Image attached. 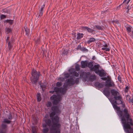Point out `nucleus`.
<instances>
[{
    "instance_id": "1",
    "label": "nucleus",
    "mask_w": 133,
    "mask_h": 133,
    "mask_svg": "<svg viewBox=\"0 0 133 133\" xmlns=\"http://www.w3.org/2000/svg\"><path fill=\"white\" fill-rule=\"evenodd\" d=\"M113 107L116 110V113L118 116L121 118V122L123 124L125 131L126 133H133V128L131 125H133L132 119L130 118V116L129 112L128 109L125 108L124 104H123V108H125L121 110L120 107L116 104L112 103Z\"/></svg>"
},
{
    "instance_id": "2",
    "label": "nucleus",
    "mask_w": 133,
    "mask_h": 133,
    "mask_svg": "<svg viewBox=\"0 0 133 133\" xmlns=\"http://www.w3.org/2000/svg\"><path fill=\"white\" fill-rule=\"evenodd\" d=\"M94 63V67L92 72H94L101 77H105L108 75L105 71L101 68L99 64L95 62Z\"/></svg>"
},
{
    "instance_id": "3",
    "label": "nucleus",
    "mask_w": 133,
    "mask_h": 133,
    "mask_svg": "<svg viewBox=\"0 0 133 133\" xmlns=\"http://www.w3.org/2000/svg\"><path fill=\"white\" fill-rule=\"evenodd\" d=\"M51 120L52 124L51 128H50L51 131H57V130H59L61 132L60 128L61 125L58 123L59 121V117L57 115L50 117Z\"/></svg>"
},
{
    "instance_id": "4",
    "label": "nucleus",
    "mask_w": 133,
    "mask_h": 133,
    "mask_svg": "<svg viewBox=\"0 0 133 133\" xmlns=\"http://www.w3.org/2000/svg\"><path fill=\"white\" fill-rule=\"evenodd\" d=\"M30 80L32 84L36 85L40 76L42 75L39 71H37L36 69H33L31 72Z\"/></svg>"
},
{
    "instance_id": "5",
    "label": "nucleus",
    "mask_w": 133,
    "mask_h": 133,
    "mask_svg": "<svg viewBox=\"0 0 133 133\" xmlns=\"http://www.w3.org/2000/svg\"><path fill=\"white\" fill-rule=\"evenodd\" d=\"M94 61H90L88 62V61H82L81 62V67L83 68L88 67L90 71L92 72L94 67Z\"/></svg>"
},
{
    "instance_id": "6",
    "label": "nucleus",
    "mask_w": 133,
    "mask_h": 133,
    "mask_svg": "<svg viewBox=\"0 0 133 133\" xmlns=\"http://www.w3.org/2000/svg\"><path fill=\"white\" fill-rule=\"evenodd\" d=\"M53 105L51 108V109L52 111L50 114V117L54 116L56 114H60L61 113L62 111L59 105Z\"/></svg>"
},
{
    "instance_id": "7",
    "label": "nucleus",
    "mask_w": 133,
    "mask_h": 133,
    "mask_svg": "<svg viewBox=\"0 0 133 133\" xmlns=\"http://www.w3.org/2000/svg\"><path fill=\"white\" fill-rule=\"evenodd\" d=\"M61 97L60 95H53L50 97L53 105H57L60 102Z\"/></svg>"
},
{
    "instance_id": "8",
    "label": "nucleus",
    "mask_w": 133,
    "mask_h": 133,
    "mask_svg": "<svg viewBox=\"0 0 133 133\" xmlns=\"http://www.w3.org/2000/svg\"><path fill=\"white\" fill-rule=\"evenodd\" d=\"M8 118H5L3 119L2 122L7 124H10L12 122L11 120L13 119V117L11 112L10 111L9 114L7 116Z\"/></svg>"
},
{
    "instance_id": "9",
    "label": "nucleus",
    "mask_w": 133,
    "mask_h": 133,
    "mask_svg": "<svg viewBox=\"0 0 133 133\" xmlns=\"http://www.w3.org/2000/svg\"><path fill=\"white\" fill-rule=\"evenodd\" d=\"M104 86L106 87L109 88L114 87L115 84L114 82L112 80H107L105 81Z\"/></svg>"
},
{
    "instance_id": "10",
    "label": "nucleus",
    "mask_w": 133,
    "mask_h": 133,
    "mask_svg": "<svg viewBox=\"0 0 133 133\" xmlns=\"http://www.w3.org/2000/svg\"><path fill=\"white\" fill-rule=\"evenodd\" d=\"M15 39L12 36L11 38L10 41L8 43V51H11L12 48L13 46V43Z\"/></svg>"
},
{
    "instance_id": "11",
    "label": "nucleus",
    "mask_w": 133,
    "mask_h": 133,
    "mask_svg": "<svg viewBox=\"0 0 133 133\" xmlns=\"http://www.w3.org/2000/svg\"><path fill=\"white\" fill-rule=\"evenodd\" d=\"M45 123L42 124V127L43 128L46 127L47 125L49 127L52 126V121L50 119H47L45 120Z\"/></svg>"
},
{
    "instance_id": "12",
    "label": "nucleus",
    "mask_w": 133,
    "mask_h": 133,
    "mask_svg": "<svg viewBox=\"0 0 133 133\" xmlns=\"http://www.w3.org/2000/svg\"><path fill=\"white\" fill-rule=\"evenodd\" d=\"M90 72L86 73V72H82L81 74V76L83 78L84 81H86V79L88 78L90 76Z\"/></svg>"
},
{
    "instance_id": "13",
    "label": "nucleus",
    "mask_w": 133,
    "mask_h": 133,
    "mask_svg": "<svg viewBox=\"0 0 133 133\" xmlns=\"http://www.w3.org/2000/svg\"><path fill=\"white\" fill-rule=\"evenodd\" d=\"M110 88L105 87L103 90V94L107 97H109L110 95Z\"/></svg>"
},
{
    "instance_id": "14",
    "label": "nucleus",
    "mask_w": 133,
    "mask_h": 133,
    "mask_svg": "<svg viewBox=\"0 0 133 133\" xmlns=\"http://www.w3.org/2000/svg\"><path fill=\"white\" fill-rule=\"evenodd\" d=\"M65 82L70 86L73 85L75 84V82L73 77L68 79L65 81Z\"/></svg>"
},
{
    "instance_id": "15",
    "label": "nucleus",
    "mask_w": 133,
    "mask_h": 133,
    "mask_svg": "<svg viewBox=\"0 0 133 133\" xmlns=\"http://www.w3.org/2000/svg\"><path fill=\"white\" fill-rule=\"evenodd\" d=\"M115 100H118L119 101V102H120V103L121 104H122L123 102L122 101L123 99L122 97L121 96H115L114 97Z\"/></svg>"
},
{
    "instance_id": "16",
    "label": "nucleus",
    "mask_w": 133,
    "mask_h": 133,
    "mask_svg": "<svg viewBox=\"0 0 133 133\" xmlns=\"http://www.w3.org/2000/svg\"><path fill=\"white\" fill-rule=\"evenodd\" d=\"M111 93V95L114 96V97L116 96L119 95V93L118 91H116L114 89H111L110 91Z\"/></svg>"
},
{
    "instance_id": "17",
    "label": "nucleus",
    "mask_w": 133,
    "mask_h": 133,
    "mask_svg": "<svg viewBox=\"0 0 133 133\" xmlns=\"http://www.w3.org/2000/svg\"><path fill=\"white\" fill-rule=\"evenodd\" d=\"M95 85L99 88H102L104 87V84L100 83L98 82H96L95 83Z\"/></svg>"
},
{
    "instance_id": "18",
    "label": "nucleus",
    "mask_w": 133,
    "mask_h": 133,
    "mask_svg": "<svg viewBox=\"0 0 133 133\" xmlns=\"http://www.w3.org/2000/svg\"><path fill=\"white\" fill-rule=\"evenodd\" d=\"M25 31L26 32V34L27 36H30V30L26 26L24 27Z\"/></svg>"
},
{
    "instance_id": "19",
    "label": "nucleus",
    "mask_w": 133,
    "mask_h": 133,
    "mask_svg": "<svg viewBox=\"0 0 133 133\" xmlns=\"http://www.w3.org/2000/svg\"><path fill=\"white\" fill-rule=\"evenodd\" d=\"M62 88H58V87H54V90L55 92H56V94H57L61 92V89Z\"/></svg>"
},
{
    "instance_id": "20",
    "label": "nucleus",
    "mask_w": 133,
    "mask_h": 133,
    "mask_svg": "<svg viewBox=\"0 0 133 133\" xmlns=\"http://www.w3.org/2000/svg\"><path fill=\"white\" fill-rule=\"evenodd\" d=\"M96 41L95 39L93 38H91L89 39L87 42V43L90 44L92 42H94Z\"/></svg>"
},
{
    "instance_id": "21",
    "label": "nucleus",
    "mask_w": 133,
    "mask_h": 133,
    "mask_svg": "<svg viewBox=\"0 0 133 133\" xmlns=\"http://www.w3.org/2000/svg\"><path fill=\"white\" fill-rule=\"evenodd\" d=\"M6 22L7 23H9L10 25H12L14 22V21L11 19H6L4 21V22L5 23Z\"/></svg>"
},
{
    "instance_id": "22",
    "label": "nucleus",
    "mask_w": 133,
    "mask_h": 133,
    "mask_svg": "<svg viewBox=\"0 0 133 133\" xmlns=\"http://www.w3.org/2000/svg\"><path fill=\"white\" fill-rule=\"evenodd\" d=\"M126 28L127 31L128 32H130L131 31L132 27L129 25L127 24L126 26Z\"/></svg>"
},
{
    "instance_id": "23",
    "label": "nucleus",
    "mask_w": 133,
    "mask_h": 133,
    "mask_svg": "<svg viewBox=\"0 0 133 133\" xmlns=\"http://www.w3.org/2000/svg\"><path fill=\"white\" fill-rule=\"evenodd\" d=\"M83 35L84 34L82 33H77V36L76 38L78 40L81 39L83 37Z\"/></svg>"
},
{
    "instance_id": "24",
    "label": "nucleus",
    "mask_w": 133,
    "mask_h": 133,
    "mask_svg": "<svg viewBox=\"0 0 133 133\" xmlns=\"http://www.w3.org/2000/svg\"><path fill=\"white\" fill-rule=\"evenodd\" d=\"M12 29L11 28H6V31H5V33L7 34H8L9 33H12Z\"/></svg>"
},
{
    "instance_id": "25",
    "label": "nucleus",
    "mask_w": 133,
    "mask_h": 133,
    "mask_svg": "<svg viewBox=\"0 0 133 133\" xmlns=\"http://www.w3.org/2000/svg\"><path fill=\"white\" fill-rule=\"evenodd\" d=\"M37 101L38 102H40L41 100V95L40 93H38L37 94Z\"/></svg>"
},
{
    "instance_id": "26",
    "label": "nucleus",
    "mask_w": 133,
    "mask_h": 133,
    "mask_svg": "<svg viewBox=\"0 0 133 133\" xmlns=\"http://www.w3.org/2000/svg\"><path fill=\"white\" fill-rule=\"evenodd\" d=\"M3 12L6 13L7 14H9L10 13V10L7 8H5L2 10Z\"/></svg>"
},
{
    "instance_id": "27",
    "label": "nucleus",
    "mask_w": 133,
    "mask_h": 133,
    "mask_svg": "<svg viewBox=\"0 0 133 133\" xmlns=\"http://www.w3.org/2000/svg\"><path fill=\"white\" fill-rule=\"evenodd\" d=\"M7 124H5L3 123H2L1 125V127L2 129H4L7 128Z\"/></svg>"
},
{
    "instance_id": "28",
    "label": "nucleus",
    "mask_w": 133,
    "mask_h": 133,
    "mask_svg": "<svg viewBox=\"0 0 133 133\" xmlns=\"http://www.w3.org/2000/svg\"><path fill=\"white\" fill-rule=\"evenodd\" d=\"M69 73H66L64 75V78H63V79L64 80V78L67 79V78H68L69 77Z\"/></svg>"
},
{
    "instance_id": "29",
    "label": "nucleus",
    "mask_w": 133,
    "mask_h": 133,
    "mask_svg": "<svg viewBox=\"0 0 133 133\" xmlns=\"http://www.w3.org/2000/svg\"><path fill=\"white\" fill-rule=\"evenodd\" d=\"M126 99L128 101L129 103H130L131 101V97L130 95H127L126 96Z\"/></svg>"
},
{
    "instance_id": "30",
    "label": "nucleus",
    "mask_w": 133,
    "mask_h": 133,
    "mask_svg": "<svg viewBox=\"0 0 133 133\" xmlns=\"http://www.w3.org/2000/svg\"><path fill=\"white\" fill-rule=\"evenodd\" d=\"M87 31L88 32H89L90 33H93V31H94V30L91 28H90L89 27H88V29H87Z\"/></svg>"
},
{
    "instance_id": "31",
    "label": "nucleus",
    "mask_w": 133,
    "mask_h": 133,
    "mask_svg": "<svg viewBox=\"0 0 133 133\" xmlns=\"http://www.w3.org/2000/svg\"><path fill=\"white\" fill-rule=\"evenodd\" d=\"M46 85H41L40 87L42 89V90L44 92L45 90L46 89Z\"/></svg>"
},
{
    "instance_id": "32",
    "label": "nucleus",
    "mask_w": 133,
    "mask_h": 133,
    "mask_svg": "<svg viewBox=\"0 0 133 133\" xmlns=\"http://www.w3.org/2000/svg\"><path fill=\"white\" fill-rule=\"evenodd\" d=\"M52 105V103L50 101H48L47 102L46 106L50 108Z\"/></svg>"
},
{
    "instance_id": "33",
    "label": "nucleus",
    "mask_w": 133,
    "mask_h": 133,
    "mask_svg": "<svg viewBox=\"0 0 133 133\" xmlns=\"http://www.w3.org/2000/svg\"><path fill=\"white\" fill-rule=\"evenodd\" d=\"M67 89L66 88H63L62 89V91L61 90L62 93L63 94H65L67 91Z\"/></svg>"
},
{
    "instance_id": "34",
    "label": "nucleus",
    "mask_w": 133,
    "mask_h": 133,
    "mask_svg": "<svg viewBox=\"0 0 133 133\" xmlns=\"http://www.w3.org/2000/svg\"><path fill=\"white\" fill-rule=\"evenodd\" d=\"M71 73H72V75L74 76L78 77L79 75L78 73L75 71L72 72Z\"/></svg>"
},
{
    "instance_id": "35",
    "label": "nucleus",
    "mask_w": 133,
    "mask_h": 133,
    "mask_svg": "<svg viewBox=\"0 0 133 133\" xmlns=\"http://www.w3.org/2000/svg\"><path fill=\"white\" fill-rule=\"evenodd\" d=\"M49 129L48 128H45L43 129V133H47L49 131Z\"/></svg>"
},
{
    "instance_id": "36",
    "label": "nucleus",
    "mask_w": 133,
    "mask_h": 133,
    "mask_svg": "<svg viewBox=\"0 0 133 133\" xmlns=\"http://www.w3.org/2000/svg\"><path fill=\"white\" fill-rule=\"evenodd\" d=\"M41 41L39 38H38L35 41V43L36 44H39L40 43Z\"/></svg>"
},
{
    "instance_id": "37",
    "label": "nucleus",
    "mask_w": 133,
    "mask_h": 133,
    "mask_svg": "<svg viewBox=\"0 0 133 133\" xmlns=\"http://www.w3.org/2000/svg\"><path fill=\"white\" fill-rule=\"evenodd\" d=\"M96 28H97V29L99 30H102L103 29V28L101 27L98 25H96L95 26Z\"/></svg>"
},
{
    "instance_id": "38",
    "label": "nucleus",
    "mask_w": 133,
    "mask_h": 133,
    "mask_svg": "<svg viewBox=\"0 0 133 133\" xmlns=\"http://www.w3.org/2000/svg\"><path fill=\"white\" fill-rule=\"evenodd\" d=\"M111 103H113L114 104H116V105H118L121 104L119 102H117V100H115V99L113 101V102Z\"/></svg>"
},
{
    "instance_id": "39",
    "label": "nucleus",
    "mask_w": 133,
    "mask_h": 133,
    "mask_svg": "<svg viewBox=\"0 0 133 133\" xmlns=\"http://www.w3.org/2000/svg\"><path fill=\"white\" fill-rule=\"evenodd\" d=\"M129 89L130 87L129 86H126L124 90V92H128Z\"/></svg>"
},
{
    "instance_id": "40",
    "label": "nucleus",
    "mask_w": 133,
    "mask_h": 133,
    "mask_svg": "<svg viewBox=\"0 0 133 133\" xmlns=\"http://www.w3.org/2000/svg\"><path fill=\"white\" fill-rule=\"evenodd\" d=\"M75 68L76 70L77 71H78L80 70L79 66V64H77L75 66Z\"/></svg>"
},
{
    "instance_id": "41",
    "label": "nucleus",
    "mask_w": 133,
    "mask_h": 133,
    "mask_svg": "<svg viewBox=\"0 0 133 133\" xmlns=\"http://www.w3.org/2000/svg\"><path fill=\"white\" fill-rule=\"evenodd\" d=\"M6 16L4 15H1L0 18V19L2 20L6 18Z\"/></svg>"
},
{
    "instance_id": "42",
    "label": "nucleus",
    "mask_w": 133,
    "mask_h": 133,
    "mask_svg": "<svg viewBox=\"0 0 133 133\" xmlns=\"http://www.w3.org/2000/svg\"><path fill=\"white\" fill-rule=\"evenodd\" d=\"M62 83L61 82H57L56 83V85L57 87H60L62 85Z\"/></svg>"
},
{
    "instance_id": "43",
    "label": "nucleus",
    "mask_w": 133,
    "mask_h": 133,
    "mask_svg": "<svg viewBox=\"0 0 133 133\" xmlns=\"http://www.w3.org/2000/svg\"><path fill=\"white\" fill-rule=\"evenodd\" d=\"M81 51H83L87 52L88 51V49L84 47H83L82 48V49H81Z\"/></svg>"
},
{
    "instance_id": "44",
    "label": "nucleus",
    "mask_w": 133,
    "mask_h": 133,
    "mask_svg": "<svg viewBox=\"0 0 133 133\" xmlns=\"http://www.w3.org/2000/svg\"><path fill=\"white\" fill-rule=\"evenodd\" d=\"M88 27L87 26H82L81 27V28L83 30H87Z\"/></svg>"
},
{
    "instance_id": "45",
    "label": "nucleus",
    "mask_w": 133,
    "mask_h": 133,
    "mask_svg": "<svg viewBox=\"0 0 133 133\" xmlns=\"http://www.w3.org/2000/svg\"><path fill=\"white\" fill-rule=\"evenodd\" d=\"M32 131L34 132H36V128L35 127H32Z\"/></svg>"
},
{
    "instance_id": "46",
    "label": "nucleus",
    "mask_w": 133,
    "mask_h": 133,
    "mask_svg": "<svg viewBox=\"0 0 133 133\" xmlns=\"http://www.w3.org/2000/svg\"><path fill=\"white\" fill-rule=\"evenodd\" d=\"M118 79L120 83L122 82V78L120 75L118 76Z\"/></svg>"
},
{
    "instance_id": "47",
    "label": "nucleus",
    "mask_w": 133,
    "mask_h": 133,
    "mask_svg": "<svg viewBox=\"0 0 133 133\" xmlns=\"http://www.w3.org/2000/svg\"><path fill=\"white\" fill-rule=\"evenodd\" d=\"M82 49L81 46V43L80 44L78 45L77 48H76V49L77 50H78L79 49L80 50H81Z\"/></svg>"
},
{
    "instance_id": "48",
    "label": "nucleus",
    "mask_w": 133,
    "mask_h": 133,
    "mask_svg": "<svg viewBox=\"0 0 133 133\" xmlns=\"http://www.w3.org/2000/svg\"><path fill=\"white\" fill-rule=\"evenodd\" d=\"M43 11L39 10V14L38 17H41L42 16L43 14Z\"/></svg>"
},
{
    "instance_id": "49",
    "label": "nucleus",
    "mask_w": 133,
    "mask_h": 133,
    "mask_svg": "<svg viewBox=\"0 0 133 133\" xmlns=\"http://www.w3.org/2000/svg\"><path fill=\"white\" fill-rule=\"evenodd\" d=\"M79 78H77L74 81L75 83L76 84H78L79 82Z\"/></svg>"
},
{
    "instance_id": "50",
    "label": "nucleus",
    "mask_w": 133,
    "mask_h": 133,
    "mask_svg": "<svg viewBox=\"0 0 133 133\" xmlns=\"http://www.w3.org/2000/svg\"><path fill=\"white\" fill-rule=\"evenodd\" d=\"M101 79L103 81H105L107 80V78L105 77H101Z\"/></svg>"
},
{
    "instance_id": "51",
    "label": "nucleus",
    "mask_w": 133,
    "mask_h": 133,
    "mask_svg": "<svg viewBox=\"0 0 133 133\" xmlns=\"http://www.w3.org/2000/svg\"><path fill=\"white\" fill-rule=\"evenodd\" d=\"M52 133H60L59 130H57V131H54Z\"/></svg>"
},
{
    "instance_id": "52",
    "label": "nucleus",
    "mask_w": 133,
    "mask_h": 133,
    "mask_svg": "<svg viewBox=\"0 0 133 133\" xmlns=\"http://www.w3.org/2000/svg\"><path fill=\"white\" fill-rule=\"evenodd\" d=\"M67 53V52L66 51L64 50L63 51V52L62 53V54L63 55H65Z\"/></svg>"
},
{
    "instance_id": "53",
    "label": "nucleus",
    "mask_w": 133,
    "mask_h": 133,
    "mask_svg": "<svg viewBox=\"0 0 133 133\" xmlns=\"http://www.w3.org/2000/svg\"><path fill=\"white\" fill-rule=\"evenodd\" d=\"M112 22L113 23H115L117 24H118L119 23L118 21L117 20H113L112 21Z\"/></svg>"
},
{
    "instance_id": "54",
    "label": "nucleus",
    "mask_w": 133,
    "mask_h": 133,
    "mask_svg": "<svg viewBox=\"0 0 133 133\" xmlns=\"http://www.w3.org/2000/svg\"><path fill=\"white\" fill-rule=\"evenodd\" d=\"M106 78H107V80H112L110 76H107Z\"/></svg>"
},
{
    "instance_id": "55",
    "label": "nucleus",
    "mask_w": 133,
    "mask_h": 133,
    "mask_svg": "<svg viewBox=\"0 0 133 133\" xmlns=\"http://www.w3.org/2000/svg\"><path fill=\"white\" fill-rule=\"evenodd\" d=\"M10 39V37L9 36H8L7 37V38L6 39V43H8L10 40H9Z\"/></svg>"
},
{
    "instance_id": "56",
    "label": "nucleus",
    "mask_w": 133,
    "mask_h": 133,
    "mask_svg": "<svg viewBox=\"0 0 133 133\" xmlns=\"http://www.w3.org/2000/svg\"><path fill=\"white\" fill-rule=\"evenodd\" d=\"M68 84H64L63 85V87H64V88H66L68 86Z\"/></svg>"
},
{
    "instance_id": "57",
    "label": "nucleus",
    "mask_w": 133,
    "mask_h": 133,
    "mask_svg": "<svg viewBox=\"0 0 133 133\" xmlns=\"http://www.w3.org/2000/svg\"><path fill=\"white\" fill-rule=\"evenodd\" d=\"M131 6H129V5H128L127 6V9L128 10H129L131 8Z\"/></svg>"
},
{
    "instance_id": "58",
    "label": "nucleus",
    "mask_w": 133,
    "mask_h": 133,
    "mask_svg": "<svg viewBox=\"0 0 133 133\" xmlns=\"http://www.w3.org/2000/svg\"><path fill=\"white\" fill-rule=\"evenodd\" d=\"M110 50V49L109 48H105V51H109Z\"/></svg>"
},
{
    "instance_id": "59",
    "label": "nucleus",
    "mask_w": 133,
    "mask_h": 133,
    "mask_svg": "<svg viewBox=\"0 0 133 133\" xmlns=\"http://www.w3.org/2000/svg\"><path fill=\"white\" fill-rule=\"evenodd\" d=\"M55 92L54 90H53V91H49V92L50 93H51L52 94H53Z\"/></svg>"
},
{
    "instance_id": "60",
    "label": "nucleus",
    "mask_w": 133,
    "mask_h": 133,
    "mask_svg": "<svg viewBox=\"0 0 133 133\" xmlns=\"http://www.w3.org/2000/svg\"><path fill=\"white\" fill-rule=\"evenodd\" d=\"M45 6V4H43V5H42L41 7V8L44 9V7Z\"/></svg>"
},
{
    "instance_id": "61",
    "label": "nucleus",
    "mask_w": 133,
    "mask_h": 133,
    "mask_svg": "<svg viewBox=\"0 0 133 133\" xmlns=\"http://www.w3.org/2000/svg\"><path fill=\"white\" fill-rule=\"evenodd\" d=\"M39 84L41 86V85H44L43 83H40V82H39Z\"/></svg>"
},
{
    "instance_id": "62",
    "label": "nucleus",
    "mask_w": 133,
    "mask_h": 133,
    "mask_svg": "<svg viewBox=\"0 0 133 133\" xmlns=\"http://www.w3.org/2000/svg\"><path fill=\"white\" fill-rule=\"evenodd\" d=\"M95 59H96V57H95V56H93L92 57V60H95Z\"/></svg>"
},
{
    "instance_id": "63",
    "label": "nucleus",
    "mask_w": 133,
    "mask_h": 133,
    "mask_svg": "<svg viewBox=\"0 0 133 133\" xmlns=\"http://www.w3.org/2000/svg\"><path fill=\"white\" fill-rule=\"evenodd\" d=\"M103 46L106 48H107L108 47V45L107 44H105L104 45H103Z\"/></svg>"
},
{
    "instance_id": "64",
    "label": "nucleus",
    "mask_w": 133,
    "mask_h": 133,
    "mask_svg": "<svg viewBox=\"0 0 133 133\" xmlns=\"http://www.w3.org/2000/svg\"><path fill=\"white\" fill-rule=\"evenodd\" d=\"M105 48H102V50H105Z\"/></svg>"
}]
</instances>
